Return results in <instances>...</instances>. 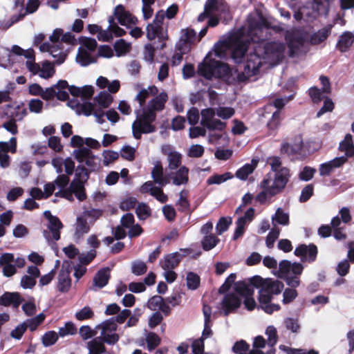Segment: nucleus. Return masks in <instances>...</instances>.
<instances>
[{
    "mask_svg": "<svg viewBox=\"0 0 354 354\" xmlns=\"http://www.w3.org/2000/svg\"><path fill=\"white\" fill-rule=\"evenodd\" d=\"M68 91L74 97L67 102V105L77 114L88 116L93 113L98 123L105 122L102 109L108 108L113 101V97L109 92L101 91L94 97V104H92L84 100L89 99L93 95V86H68L66 81L59 80L57 84L46 88V100L56 97L59 100H66L68 98Z\"/></svg>",
    "mask_w": 354,
    "mask_h": 354,
    "instance_id": "nucleus-1",
    "label": "nucleus"
},
{
    "mask_svg": "<svg viewBox=\"0 0 354 354\" xmlns=\"http://www.w3.org/2000/svg\"><path fill=\"white\" fill-rule=\"evenodd\" d=\"M268 31L267 27L257 26L252 28L250 25L248 33L252 42L254 43L253 52L247 55L245 71L238 75L239 81H246L249 77L256 75L266 59L277 62L283 58L286 49L283 43L263 42L266 39L264 33L266 34Z\"/></svg>",
    "mask_w": 354,
    "mask_h": 354,
    "instance_id": "nucleus-2",
    "label": "nucleus"
},
{
    "mask_svg": "<svg viewBox=\"0 0 354 354\" xmlns=\"http://www.w3.org/2000/svg\"><path fill=\"white\" fill-rule=\"evenodd\" d=\"M84 144L94 149H97L100 146L97 140L91 138L84 140L77 135L72 137L71 145L74 147H77V149L73 151V154L80 163L85 165L88 169H86L83 167H77L75 173L76 178L70 185L69 189L71 193L64 194L65 197L69 201L73 200L72 194H74L80 201L86 198L83 183L88 178V170L90 171H95L99 166L97 158L88 147H84Z\"/></svg>",
    "mask_w": 354,
    "mask_h": 354,
    "instance_id": "nucleus-3",
    "label": "nucleus"
},
{
    "mask_svg": "<svg viewBox=\"0 0 354 354\" xmlns=\"http://www.w3.org/2000/svg\"><path fill=\"white\" fill-rule=\"evenodd\" d=\"M254 288H259V301L260 307L266 313L271 314L280 309L279 304H271L272 296L279 295L283 288V283L272 279H263L259 276L253 277L250 279Z\"/></svg>",
    "mask_w": 354,
    "mask_h": 354,
    "instance_id": "nucleus-4",
    "label": "nucleus"
},
{
    "mask_svg": "<svg viewBox=\"0 0 354 354\" xmlns=\"http://www.w3.org/2000/svg\"><path fill=\"white\" fill-rule=\"evenodd\" d=\"M332 26L328 25L313 33L307 41L299 32H294L288 39L290 56H299L306 53L309 50V44L318 45L324 42L331 32Z\"/></svg>",
    "mask_w": 354,
    "mask_h": 354,
    "instance_id": "nucleus-5",
    "label": "nucleus"
},
{
    "mask_svg": "<svg viewBox=\"0 0 354 354\" xmlns=\"http://www.w3.org/2000/svg\"><path fill=\"white\" fill-rule=\"evenodd\" d=\"M249 45L248 39L238 32L229 38L228 40L216 44L214 53L216 57L223 58L226 55V50L230 48L232 59L236 63L239 64L243 61L245 53L249 48Z\"/></svg>",
    "mask_w": 354,
    "mask_h": 354,
    "instance_id": "nucleus-6",
    "label": "nucleus"
},
{
    "mask_svg": "<svg viewBox=\"0 0 354 354\" xmlns=\"http://www.w3.org/2000/svg\"><path fill=\"white\" fill-rule=\"evenodd\" d=\"M151 177L153 179V182L147 181L145 183L140 187V192L142 194H149L160 203H166L168 200L167 196L163 193L161 187H156L154 185V183H156L160 187H163L169 183V180L164 176L163 167L160 161L155 162L151 171Z\"/></svg>",
    "mask_w": 354,
    "mask_h": 354,
    "instance_id": "nucleus-7",
    "label": "nucleus"
},
{
    "mask_svg": "<svg viewBox=\"0 0 354 354\" xmlns=\"http://www.w3.org/2000/svg\"><path fill=\"white\" fill-rule=\"evenodd\" d=\"M245 65L243 69H230L227 64L220 61L209 59L207 56L203 63L198 66V73L209 80L212 77H225L229 75L232 76L236 75L237 81L240 82L238 79V75L245 71Z\"/></svg>",
    "mask_w": 354,
    "mask_h": 354,
    "instance_id": "nucleus-8",
    "label": "nucleus"
},
{
    "mask_svg": "<svg viewBox=\"0 0 354 354\" xmlns=\"http://www.w3.org/2000/svg\"><path fill=\"white\" fill-rule=\"evenodd\" d=\"M50 44H46V53L48 55L57 59V64H60L64 62L66 55L62 51V43L74 44L75 43V36L71 32L63 34L60 28L55 29L50 36Z\"/></svg>",
    "mask_w": 354,
    "mask_h": 354,
    "instance_id": "nucleus-9",
    "label": "nucleus"
},
{
    "mask_svg": "<svg viewBox=\"0 0 354 354\" xmlns=\"http://www.w3.org/2000/svg\"><path fill=\"white\" fill-rule=\"evenodd\" d=\"M339 149L344 152L345 156L337 157L328 162L322 163L319 167L320 176H328L335 168L344 164L348 157L354 156V145L351 134H346L343 141L339 143Z\"/></svg>",
    "mask_w": 354,
    "mask_h": 354,
    "instance_id": "nucleus-10",
    "label": "nucleus"
},
{
    "mask_svg": "<svg viewBox=\"0 0 354 354\" xmlns=\"http://www.w3.org/2000/svg\"><path fill=\"white\" fill-rule=\"evenodd\" d=\"M290 177L289 169L282 167L277 174H274L273 176L270 174H267L260 183L259 186L261 189H267L270 196H275L285 189Z\"/></svg>",
    "mask_w": 354,
    "mask_h": 354,
    "instance_id": "nucleus-11",
    "label": "nucleus"
},
{
    "mask_svg": "<svg viewBox=\"0 0 354 354\" xmlns=\"http://www.w3.org/2000/svg\"><path fill=\"white\" fill-rule=\"evenodd\" d=\"M156 118L154 113H149L143 110L142 113H137L136 120L132 124L133 133H153L156 131L153 124Z\"/></svg>",
    "mask_w": 354,
    "mask_h": 354,
    "instance_id": "nucleus-12",
    "label": "nucleus"
},
{
    "mask_svg": "<svg viewBox=\"0 0 354 354\" xmlns=\"http://www.w3.org/2000/svg\"><path fill=\"white\" fill-rule=\"evenodd\" d=\"M234 290L236 295L244 298L243 304L248 310L254 309L256 307V302L253 298L254 288L250 281L236 282L234 284Z\"/></svg>",
    "mask_w": 354,
    "mask_h": 354,
    "instance_id": "nucleus-13",
    "label": "nucleus"
},
{
    "mask_svg": "<svg viewBox=\"0 0 354 354\" xmlns=\"http://www.w3.org/2000/svg\"><path fill=\"white\" fill-rule=\"evenodd\" d=\"M165 16V12L163 10L158 11L153 22L147 26L148 39L153 40L157 37L160 41H165L167 38L166 32L162 26Z\"/></svg>",
    "mask_w": 354,
    "mask_h": 354,
    "instance_id": "nucleus-14",
    "label": "nucleus"
},
{
    "mask_svg": "<svg viewBox=\"0 0 354 354\" xmlns=\"http://www.w3.org/2000/svg\"><path fill=\"white\" fill-rule=\"evenodd\" d=\"M100 330V337L103 342L108 344H114L119 340V335L116 333L117 324L113 317L110 318L96 327Z\"/></svg>",
    "mask_w": 354,
    "mask_h": 354,
    "instance_id": "nucleus-15",
    "label": "nucleus"
},
{
    "mask_svg": "<svg viewBox=\"0 0 354 354\" xmlns=\"http://www.w3.org/2000/svg\"><path fill=\"white\" fill-rule=\"evenodd\" d=\"M46 239L48 243L58 241L60 239V230L63 224L59 218L51 214L50 211H46Z\"/></svg>",
    "mask_w": 354,
    "mask_h": 354,
    "instance_id": "nucleus-16",
    "label": "nucleus"
},
{
    "mask_svg": "<svg viewBox=\"0 0 354 354\" xmlns=\"http://www.w3.org/2000/svg\"><path fill=\"white\" fill-rule=\"evenodd\" d=\"M5 113L12 119L9 122L3 123V127L10 133H15L17 131V126L15 121L23 119L26 115L27 111L24 104L21 103L8 106Z\"/></svg>",
    "mask_w": 354,
    "mask_h": 354,
    "instance_id": "nucleus-17",
    "label": "nucleus"
},
{
    "mask_svg": "<svg viewBox=\"0 0 354 354\" xmlns=\"http://www.w3.org/2000/svg\"><path fill=\"white\" fill-rule=\"evenodd\" d=\"M215 111L211 108L202 110L201 124L203 128L209 131H222L224 129L225 124L219 120L215 119Z\"/></svg>",
    "mask_w": 354,
    "mask_h": 354,
    "instance_id": "nucleus-18",
    "label": "nucleus"
},
{
    "mask_svg": "<svg viewBox=\"0 0 354 354\" xmlns=\"http://www.w3.org/2000/svg\"><path fill=\"white\" fill-rule=\"evenodd\" d=\"M190 254L189 249H180V252L169 254L160 261L159 263L163 270L174 269L180 262L183 257Z\"/></svg>",
    "mask_w": 354,
    "mask_h": 354,
    "instance_id": "nucleus-19",
    "label": "nucleus"
},
{
    "mask_svg": "<svg viewBox=\"0 0 354 354\" xmlns=\"http://www.w3.org/2000/svg\"><path fill=\"white\" fill-rule=\"evenodd\" d=\"M303 269V266L299 263H291L288 260H283L279 264V277L285 278L291 275H299Z\"/></svg>",
    "mask_w": 354,
    "mask_h": 354,
    "instance_id": "nucleus-20",
    "label": "nucleus"
},
{
    "mask_svg": "<svg viewBox=\"0 0 354 354\" xmlns=\"http://www.w3.org/2000/svg\"><path fill=\"white\" fill-rule=\"evenodd\" d=\"M196 32L192 28H185L181 30V35L178 42L176 44L178 50L183 53H188L190 50L191 45L196 41Z\"/></svg>",
    "mask_w": 354,
    "mask_h": 354,
    "instance_id": "nucleus-21",
    "label": "nucleus"
},
{
    "mask_svg": "<svg viewBox=\"0 0 354 354\" xmlns=\"http://www.w3.org/2000/svg\"><path fill=\"white\" fill-rule=\"evenodd\" d=\"M162 152L167 156L168 168L170 170H175L179 167L182 162V154L176 150L169 145H165L162 147Z\"/></svg>",
    "mask_w": 354,
    "mask_h": 354,
    "instance_id": "nucleus-22",
    "label": "nucleus"
},
{
    "mask_svg": "<svg viewBox=\"0 0 354 354\" xmlns=\"http://www.w3.org/2000/svg\"><path fill=\"white\" fill-rule=\"evenodd\" d=\"M16 7L21 8L19 11L18 15L12 17L13 22H17L22 19L26 15L35 12L39 6V0H28L26 7L24 6V0H17L15 2Z\"/></svg>",
    "mask_w": 354,
    "mask_h": 354,
    "instance_id": "nucleus-23",
    "label": "nucleus"
},
{
    "mask_svg": "<svg viewBox=\"0 0 354 354\" xmlns=\"http://www.w3.org/2000/svg\"><path fill=\"white\" fill-rule=\"evenodd\" d=\"M168 100V95L166 92H161L155 95L153 98L149 101L147 107L144 109L149 113H154L162 111L165 106V103Z\"/></svg>",
    "mask_w": 354,
    "mask_h": 354,
    "instance_id": "nucleus-24",
    "label": "nucleus"
},
{
    "mask_svg": "<svg viewBox=\"0 0 354 354\" xmlns=\"http://www.w3.org/2000/svg\"><path fill=\"white\" fill-rule=\"evenodd\" d=\"M23 301L24 299L18 292L5 291L0 295V306L3 307L12 306L14 308H18Z\"/></svg>",
    "mask_w": 354,
    "mask_h": 354,
    "instance_id": "nucleus-25",
    "label": "nucleus"
},
{
    "mask_svg": "<svg viewBox=\"0 0 354 354\" xmlns=\"http://www.w3.org/2000/svg\"><path fill=\"white\" fill-rule=\"evenodd\" d=\"M295 254L300 257L302 261L313 262L317 254V248L315 245H300L295 250Z\"/></svg>",
    "mask_w": 354,
    "mask_h": 354,
    "instance_id": "nucleus-26",
    "label": "nucleus"
},
{
    "mask_svg": "<svg viewBox=\"0 0 354 354\" xmlns=\"http://www.w3.org/2000/svg\"><path fill=\"white\" fill-rule=\"evenodd\" d=\"M205 11L210 15H222L228 12L229 8L223 0H208L205 4Z\"/></svg>",
    "mask_w": 354,
    "mask_h": 354,
    "instance_id": "nucleus-27",
    "label": "nucleus"
},
{
    "mask_svg": "<svg viewBox=\"0 0 354 354\" xmlns=\"http://www.w3.org/2000/svg\"><path fill=\"white\" fill-rule=\"evenodd\" d=\"M91 226L87 222V219L84 216H80L77 217L76 222L74 224V234L73 237L76 242H78L82 237L88 234L90 231Z\"/></svg>",
    "mask_w": 354,
    "mask_h": 354,
    "instance_id": "nucleus-28",
    "label": "nucleus"
},
{
    "mask_svg": "<svg viewBox=\"0 0 354 354\" xmlns=\"http://www.w3.org/2000/svg\"><path fill=\"white\" fill-rule=\"evenodd\" d=\"M241 303V298L234 293L227 294L225 295L221 304L225 315H227L238 308L240 306Z\"/></svg>",
    "mask_w": 354,
    "mask_h": 354,
    "instance_id": "nucleus-29",
    "label": "nucleus"
},
{
    "mask_svg": "<svg viewBox=\"0 0 354 354\" xmlns=\"http://www.w3.org/2000/svg\"><path fill=\"white\" fill-rule=\"evenodd\" d=\"M114 15L122 26L135 24L137 21L136 18L132 16L128 11H126L122 5H118L115 7Z\"/></svg>",
    "mask_w": 354,
    "mask_h": 354,
    "instance_id": "nucleus-30",
    "label": "nucleus"
},
{
    "mask_svg": "<svg viewBox=\"0 0 354 354\" xmlns=\"http://www.w3.org/2000/svg\"><path fill=\"white\" fill-rule=\"evenodd\" d=\"M148 308L151 310H160L165 315H168L170 313V308L167 302L164 301L162 297L156 295L150 298L147 302Z\"/></svg>",
    "mask_w": 354,
    "mask_h": 354,
    "instance_id": "nucleus-31",
    "label": "nucleus"
},
{
    "mask_svg": "<svg viewBox=\"0 0 354 354\" xmlns=\"http://www.w3.org/2000/svg\"><path fill=\"white\" fill-rule=\"evenodd\" d=\"M68 176L60 175L54 183L46 184V198L50 196L55 191L56 188L58 189L55 194L57 195L68 184Z\"/></svg>",
    "mask_w": 354,
    "mask_h": 354,
    "instance_id": "nucleus-32",
    "label": "nucleus"
},
{
    "mask_svg": "<svg viewBox=\"0 0 354 354\" xmlns=\"http://www.w3.org/2000/svg\"><path fill=\"white\" fill-rule=\"evenodd\" d=\"M68 267L69 266L65 268V265L64 264L58 276L57 288L59 290L62 292L67 291L71 284V280L70 278L71 270Z\"/></svg>",
    "mask_w": 354,
    "mask_h": 354,
    "instance_id": "nucleus-33",
    "label": "nucleus"
},
{
    "mask_svg": "<svg viewBox=\"0 0 354 354\" xmlns=\"http://www.w3.org/2000/svg\"><path fill=\"white\" fill-rule=\"evenodd\" d=\"M174 185L180 186L186 185L189 180V169L185 166H181L171 175Z\"/></svg>",
    "mask_w": 354,
    "mask_h": 354,
    "instance_id": "nucleus-34",
    "label": "nucleus"
},
{
    "mask_svg": "<svg viewBox=\"0 0 354 354\" xmlns=\"http://www.w3.org/2000/svg\"><path fill=\"white\" fill-rule=\"evenodd\" d=\"M258 163V158L252 159L250 163L244 165L242 167L236 171L235 174L236 177L242 180H246L248 176L252 174L257 167Z\"/></svg>",
    "mask_w": 354,
    "mask_h": 354,
    "instance_id": "nucleus-35",
    "label": "nucleus"
},
{
    "mask_svg": "<svg viewBox=\"0 0 354 354\" xmlns=\"http://www.w3.org/2000/svg\"><path fill=\"white\" fill-rule=\"evenodd\" d=\"M110 273L109 268L100 270L93 278V288H102L104 287L109 279Z\"/></svg>",
    "mask_w": 354,
    "mask_h": 354,
    "instance_id": "nucleus-36",
    "label": "nucleus"
},
{
    "mask_svg": "<svg viewBox=\"0 0 354 354\" xmlns=\"http://www.w3.org/2000/svg\"><path fill=\"white\" fill-rule=\"evenodd\" d=\"M354 42V35L351 32H344L337 44V48L341 52H346Z\"/></svg>",
    "mask_w": 354,
    "mask_h": 354,
    "instance_id": "nucleus-37",
    "label": "nucleus"
},
{
    "mask_svg": "<svg viewBox=\"0 0 354 354\" xmlns=\"http://www.w3.org/2000/svg\"><path fill=\"white\" fill-rule=\"evenodd\" d=\"M44 321V309L40 312L37 315L28 318L22 323L23 326L26 327V330L28 328L30 331H34L37 329V326Z\"/></svg>",
    "mask_w": 354,
    "mask_h": 354,
    "instance_id": "nucleus-38",
    "label": "nucleus"
},
{
    "mask_svg": "<svg viewBox=\"0 0 354 354\" xmlns=\"http://www.w3.org/2000/svg\"><path fill=\"white\" fill-rule=\"evenodd\" d=\"M103 341L100 337H95L87 342L88 353L91 354H101L105 352Z\"/></svg>",
    "mask_w": 354,
    "mask_h": 354,
    "instance_id": "nucleus-39",
    "label": "nucleus"
},
{
    "mask_svg": "<svg viewBox=\"0 0 354 354\" xmlns=\"http://www.w3.org/2000/svg\"><path fill=\"white\" fill-rule=\"evenodd\" d=\"M158 93V89L155 86H149L147 88L142 89L136 95V100H137L140 106H142L149 97V95H156Z\"/></svg>",
    "mask_w": 354,
    "mask_h": 354,
    "instance_id": "nucleus-40",
    "label": "nucleus"
},
{
    "mask_svg": "<svg viewBox=\"0 0 354 354\" xmlns=\"http://www.w3.org/2000/svg\"><path fill=\"white\" fill-rule=\"evenodd\" d=\"M26 66L32 75H38L41 78H44V64H42V66H41L39 64L35 63V53L33 54V57L32 58L27 59Z\"/></svg>",
    "mask_w": 354,
    "mask_h": 354,
    "instance_id": "nucleus-41",
    "label": "nucleus"
},
{
    "mask_svg": "<svg viewBox=\"0 0 354 354\" xmlns=\"http://www.w3.org/2000/svg\"><path fill=\"white\" fill-rule=\"evenodd\" d=\"M330 0H313V9L317 15H326L328 12Z\"/></svg>",
    "mask_w": 354,
    "mask_h": 354,
    "instance_id": "nucleus-42",
    "label": "nucleus"
},
{
    "mask_svg": "<svg viewBox=\"0 0 354 354\" xmlns=\"http://www.w3.org/2000/svg\"><path fill=\"white\" fill-rule=\"evenodd\" d=\"M219 241V239L216 235L209 234L203 236L201 244L204 250L209 251L213 249Z\"/></svg>",
    "mask_w": 354,
    "mask_h": 354,
    "instance_id": "nucleus-43",
    "label": "nucleus"
},
{
    "mask_svg": "<svg viewBox=\"0 0 354 354\" xmlns=\"http://www.w3.org/2000/svg\"><path fill=\"white\" fill-rule=\"evenodd\" d=\"M189 192L187 189H183L179 194V198L176 203L178 209L180 212H186L189 208V202L188 201Z\"/></svg>",
    "mask_w": 354,
    "mask_h": 354,
    "instance_id": "nucleus-44",
    "label": "nucleus"
},
{
    "mask_svg": "<svg viewBox=\"0 0 354 354\" xmlns=\"http://www.w3.org/2000/svg\"><path fill=\"white\" fill-rule=\"evenodd\" d=\"M113 47L117 56L120 57L126 55L130 51L131 44L127 42L124 39H120L115 42Z\"/></svg>",
    "mask_w": 354,
    "mask_h": 354,
    "instance_id": "nucleus-45",
    "label": "nucleus"
},
{
    "mask_svg": "<svg viewBox=\"0 0 354 354\" xmlns=\"http://www.w3.org/2000/svg\"><path fill=\"white\" fill-rule=\"evenodd\" d=\"M17 141L16 137H11L8 141H0V151H10L14 153L17 151Z\"/></svg>",
    "mask_w": 354,
    "mask_h": 354,
    "instance_id": "nucleus-46",
    "label": "nucleus"
},
{
    "mask_svg": "<svg viewBox=\"0 0 354 354\" xmlns=\"http://www.w3.org/2000/svg\"><path fill=\"white\" fill-rule=\"evenodd\" d=\"M77 62L82 66H87L93 62V59L89 53L84 48H80L76 57Z\"/></svg>",
    "mask_w": 354,
    "mask_h": 354,
    "instance_id": "nucleus-47",
    "label": "nucleus"
},
{
    "mask_svg": "<svg viewBox=\"0 0 354 354\" xmlns=\"http://www.w3.org/2000/svg\"><path fill=\"white\" fill-rule=\"evenodd\" d=\"M272 223L277 222L278 224L287 225L289 223V216L287 213L284 212L282 209L278 208L272 216Z\"/></svg>",
    "mask_w": 354,
    "mask_h": 354,
    "instance_id": "nucleus-48",
    "label": "nucleus"
},
{
    "mask_svg": "<svg viewBox=\"0 0 354 354\" xmlns=\"http://www.w3.org/2000/svg\"><path fill=\"white\" fill-rule=\"evenodd\" d=\"M233 177L230 172H226L223 174H215L209 177L207 180L208 185L221 184L225 182L227 180L231 179Z\"/></svg>",
    "mask_w": 354,
    "mask_h": 354,
    "instance_id": "nucleus-49",
    "label": "nucleus"
},
{
    "mask_svg": "<svg viewBox=\"0 0 354 354\" xmlns=\"http://www.w3.org/2000/svg\"><path fill=\"white\" fill-rule=\"evenodd\" d=\"M187 286L189 290H196L200 285L199 276L192 272L187 273L186 277Z\"/></svg>",
    "mask_w": 354,
    "mask_h": 354,
    "instance_id": "nucleus-50",
    "label": "nucleus"
},
{
    "mask_svg": "<svg viewBox=\"0 0 354 354\" xmlns=\"http://www.w3.org/2000/svg\"><path fill=\"white\" fill-rule=\"evenodd\" d=\"M136 212L137 216L140 220H145L151 215V209L145 203H140L136 207Z\"/></svg>",
    "mask_w": 354,
    "mask_h": 354,
    "instance_id": "nucleus-51",
    "label": "nucleus"
},
{
    "mask_svg": "<svg viewBox=\"0 0 354 354\" xmlns=\"http://www.w3.org/2000/svg\"><path fill=\"white\" fill-rule=\"evenodd\" d=\"M279 348L287 354H319L317 351L313 349L307 351L301 348H291L285 345L279 346Z\"/></svg>",
    "mask_w": 354,
    "mask_h": 354,
    "instance_id": "nucleus-52",
    "label": "nucleus"
},
{
    "mask_svg": "<svg viewBox=\"0 0 354 354\" xmlns=\"http://www.w3.org/2000/svg\"><path fill=\"white\" fill-rule=\"evenodd\" d=\"M280 234V229L274 225L273 228L269 232L266 237V244L268 248H272L274 246L275 241L278 239Z\"/></svg>",
    "mask_w": 354,
    "mask_h": 354,
    "instance_id": "nucleus-53",
    "label": "nucleus"
},
{
    "mask_svg": "<svg viewBox=\"0 0 354 354\" xmlns=\"http://www.w3.org/2000/svg\"><path fill=\"white\" fill-rule=\"evenodd\" d=\"M156 0H142V13L145 19H150L153 13V10L151 8V6L154 4Z\"/></svg>",
    "mask_w": 354,
    "mask_h": 354,
    "instance_id": "nucleus-54",
    "label": "nucleus"
},
{
    "mask_svg": "<svg viewBox=\"0 0 354 354\" xmlns=\"http://www.w3.org/2000/svg\"><path fill=\"white\" fill-rule=\"evenodd\" d=\"M146 342L148 349L151 351L160 344V339L156 333L150 332L146 335Z\"/></svg>",
    "mask_w": 354,
    "mask_h": 354,
    "instance_id": "nucleus-55",
    "label": "nucleus"
},
{
    "mask_svg": "<svg viewBox=\"0 0 354 354\" xmlns=\"http://www.w3.org/2000/svg\"><path fill=\"white\" fill-rule=\"evenodd\" d=\"M232 223L231 218L222 217L221 218L216 226V233L218 235L222 234L224 232H225L230 224Z\"/></svg>",
    "mask_w": 354,
    "mask_h": 354,
    "instance_id": "nucleus-56",
    "label": "nucleus"
},
{
    "mask_svg": "<svg viewBox=\"0 0 354 354\" xmlns=\"http://www.w3.org/2000/svg\"><path fill=\"white\" fill-rule=\"evenodd\" d=\"M254 217V209L252 207L249 208L243 216H240L236 224H241L243 226H246L250 222L252 221Z\"/></svg>",
    "mask_w": 354,
    "mask_h": 354,
    "instance_id": "nucleus-57",
    "label": "nucleus"
},
{
    "mask_svg": "<svg viewBox=\"0 0 354 354\" xmlns=\"http://www.w3.org/2000/svg\"><path fill=\"white\" fill-rule=\"evenodd\" d=\"M102 156L104 165L108 166L113 163L119 158V154L113 151L106 150L103 152Z\"/></svg>",
    "mask_w": 354,
    "mask_h": 354,
    "instance_id": "nucleus-58",
    "label": "nucleus"
},
{
    "mask_svg": "<svg viewBox=\"0 0 354 354\" xmlns=\"http://www.w3.org/2000/svg\"><path fill=\"white\" fill-rule=\"evenodd\" d=\"M21 304L22 310L26 316L30 317L35 314L37 308L32 297H31L30 300H28Z\"/></svg>",
    "mask_w": 354,
    "mask_h": 354,
    "instance_id": "nucleus-59",
    "label": "nucleus"
},
{
    "mask_svg": "<svg viewBox=\"0 0 354 354\" xmlns=\"http://www.w3.org/2000/svg\"><path fill=\"white\" fill-rule=\"evenodd\" d=\"M29 234L28 228L24 224H17L12 230V235L17 239H22Z\"/></svg>",
    "mask_w": 354,
    "mask_h": 354,
    "instance_id": "nucleus-60",
    "label": "nucleus"
},
{
    "mask_svg": "<svg viewBox=\"0 0 354 354\" xmlns=\"http://www.w3.org/2000/svg\"><path fill=\"white\" fill-rule=\"evenodd\" d=\"M94 313L91 308L88 306H85L80 310L77 311L75 316L77 320L83 321L91 319L93 317Z\"/></svg>",
    "mask_w": 354,
    "mask_h": 354,
    "instance_id": "nucleus-61",
    "label": "nucleus"
},
{
    "mask_svg": "<svg viewBox=\"0 0 354 354\" xmlns=\"http://www.w3.org/2000/svg\"><path fill=\"white\" fill-rule=\"evenodd\" d=\"M249 345L244 340H240L235 343L232 351L235 354H250Z\"/></svg>",
    "mask_w": 354,
    "mask_h": 354,
    "instance_id": "nucleus-62",
    "label": "nucleus"
},
{
    "mask_svg": "<svg viewBox=\"0 0 354 354\" xmlns=\"http://www.w3.org/2000/svg\"><path fill=\"white\" fill-rule=\"evenodd\" d=\"M297 291L294 288H286L283 293V304H288L292 302L297 297Z\"/></svg>",
    "mask_w": 354,
    "mask_h": 354,
    "instance_id": "nucleus-63",
    "label": "nucleus"
},
{
    "mask_svg": "<svg viewBox=\"0 0 354 354\" xmlns=\"http://www.w3.org/2000/svg\"><path fill=\"white\" fill-rule=\"evenodd\" d=\"M131 270L134 274L139 276L147 272V266L143 261H136L132 263Z\"/></svg>",
    "mask_w": 354,
    "mask_h": 354,
    "instance_id": "nucleus-64",
    "label": "nucleus"
}]
</instances>
